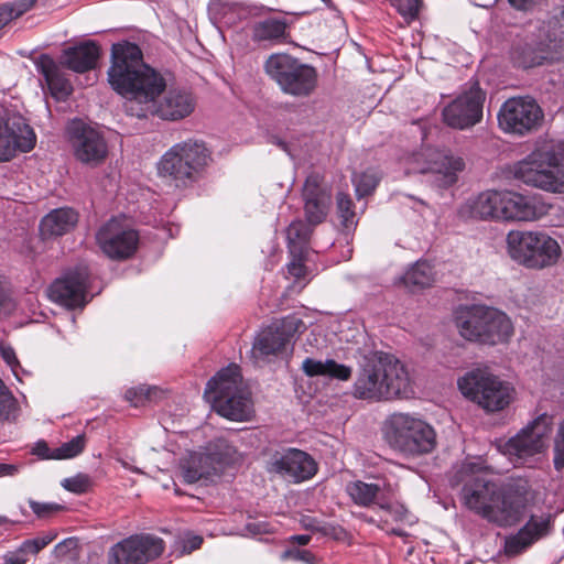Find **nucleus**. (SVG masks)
Here are the masks:
<instances>
[{
  "label": "nucleus",
  "mask_w": 564,
  "mask_h": 564,
  "mask_svg": "<svg viewBox=\"0 0 564 564\" xmlns=\"http://www.w3.org/2000/svg\"><path fill=\"white\" fill-rule=\"evenodd\" d=\"M91 481L90 478L87 475L78 474L76 476L65 478L62 481V486L74 494L80 495L90 488Z\"/></svg>",
  "instance_id": "nucleus-45"
},
{
  "label": "nucleus",
  "mask_w": 564,
  "mask_h": 564,
  "mask_svg": "<svg viewBox=\"0 0 564 564\" xmlns=\"http://www.w3.org/2000/svg\"><path fill=\"white\" fill-rule=\"evenodd\" d=\"M10 10L4 6L0 7V30L11 21Z\"/></svg>",
  "instance_id": "nucleus-58"
},
{
  "label": "nucleus",
  "mask_w": 564,
  "mask_h": 564,
  "mask_svg": "<svg viewBox=\"0 0 564 564\" xmlns=\"http://www.w3.org/2000/svg\"><path fill=\"white\" fill-rule=\"evenodd\" d=\"M164 551L162 539L151 534L131 535L109 551L108 564H147Z\"/></svg>",
  "instance_id": "nucleus-19"
},
{
  "label": "nucleus",
  "mask_w": 564,
  "mask_h": 564,
  "mask_svg": "<svg viewBox=\"0 0 564 564\" xmlns=\"http://www.w3.org/2000/svg\"><path fill=\"white\" fill-rule=\"evenodd\" d=\"M422 0H405L399 8V12L406 18L417 17Z\"/></svg>",
  "instance_id": "nucleus-52"
},
{
  "label": "nucleus",
  "mask_w": 564,
  "mask_h": 564,
  "mask_svg": "<svg viewBox=\"0 0 564 564\" xmlns=\"http://www.w3.org/2000/svg\"><path fill=\"white\" fill-rule=\"evenodd\" d=\"M550 205L538 195L503 191V221H534L549 213Z\"/></svg>",
  "instance_id": "nucleus-24"
},
{
  "label": "nucleus",
  "mask_w": 564,
  "mask_h": 564,
  "mask_svg": "<svg viewBox=\"0 0 564 564\" xmlns=\"http://www.w3.org/2000/svg\"><path fill=\"white\" fill-rule=\"evenodd\" d=\"M207 451L209 455H213V459L216 463L218 469L221 465L232 463L237 454L236 448L225 438H218L210 443L207 447Z\"/></svg>",
  "instance_id": "nucleus-39"
},
{
  "label": "nucleus",
  "mask_w": 564,
  "mask_h": 564,
  "mask_svg": "<svg viewBox=\"0 0 564 564\" xmlns=\"http://www.w3.org/2000/svg\"><path fill=\"white\" fill-rule=\"evenodd\" d=\"M354 383V395L365 400H384L383 380L378 355H362Z\"/></svg>",
  "instance_id": "nucleus-25"
},
{
  "label": "nucleus",
  "mask_w": 564,
  "mask_h": 564,
  "mask_svg": "<svg viewBox=\"0 0 564 564\" xmlns=\"http://www.w3.org/2000/svg\"><path fill=\"white\" fill-rule=\"evenodd\" d=\"M209 160V152L203 142L188 139L172 145L158 162L160 177L185 187L194 183Z\"/></svg>",
  "instance_id": "nucleus-7"
},
{
  "label": "nucleus",
  "mask_w": 564,
  "mask_h": 564,
  "mask_svg": "<svg viewBox=\"0 0 564 564\" xmlns=\"http://www.w3.org/2000/svg\"><path fill=\"white\" fill-rule=\"evenodd\" d=\"M19 471V467L12 464H0V477L13 476Z\"/></svg>",
  "instance_id": "nucleus-57"
},
{
  "label": "nucleus",
  "mask_w": 564,
  "mask_h": 564,
  "mask_svg": "<svg viewBox=\"0 0 564 564\" xmlns=\"http://www.w3.org/2000/svg\"><path fill=\"white\" fill-rule=\"evenodd\" d=\"M464 169V158L449 149L423 147L408 159L409 173H433L443 187L455 184Z\"/></svg>",
  "instance_id": "nucleus-12"
},
{
  "label": "nucleus",
  "mask_w": 564,
  "mask_h": 564,
  "mask_svg": "<svg viewBox=\"0 0 564 564\" xmlns=\"http://www.w3.org/2000/svg\"><path fill=\"white\" fill-rule=\"evenodd\" d=\"M6 364L12 368L14 375H17L15 366L19 364L17 355H2Z\"/></svg>",
  "instance_id": "nucleus-60"
},
{
  "label": "nucleus",
  "mask_w": 564,
  "mask_h": 564,
  "mask_svg": "<svg viewBox=\"0 0 564 564\" xmlns=\"http://www.w3.org/2000/svg\"><path fill=\"white\" fill-rule=\"evenodd\" d=\"M36 67L44 76L53 96L64 99L72 93L70 83L64 77L59 66L51 56L41 55L36 62Z\"/></svg>",
  "instance_id": "nucleus-32"
},
{
  "label": "nucleus",
  "mask_w": 564,
  "mask_h": 564,
  "mask_svg": "<svg viewBox=\"0 0 564 564\" xmlns=\"http://www.w3.org/2000/svg\"><path fill=\"white\" fill-rule=\"evenodd\" d=\"M497 120L505 133L524 137L541 128L544 112L532 97H511L500 106Z\"/></svg>",
  "instance_id": "nucleus-13"
},
{
  "label": "nucleus",
  "mask_w": 564,
  "mask_h": 564,
  "mask_svg": "<svg viewBox=\"0 0 564 564\" xmlns=\"http://www.w3.org/2000/svg\"><path fill=\"white\" fill-rule=\"evenodd\" d=\"M218 467L213 459V455L206 452H195L189 454L182 465L183 478L187 484H194L202 479H208L218 473Z\"/></svg>",
  "instance_id": "nucleus-31"
},
{
  "label": "nucleus",
  "mask_w": 564,
  "mask_h": 564,
  "mask_svg": "<svg viewBox=\"0 0 564 564\" xmlns=\"http://www.w3.org/2000/svg\"><path fill=\"white\" fill-rule=\"evenodd\" d=\"M550 517L532 516L530 520L516 534L505 540V553L509 557L517 556L527 551L538 540L550 532Z\"/></svg>",
  "instance_id": "nucleus-27"
},
{
  "label": "nucleus",
  "mask_w": 564,
  "mask_h": 564,
  "mask_svg": "<svg viewBox=\"0 0 564 564\" xmlns=\"http://www.w3.org/2000/svg\"><path fill=\"white\" fill-rule=\"evenodd\" d=\"M283 558H291L294 561L304 562L306 564H314V555L307 550H288L283 553Z\"/></svg>",
  "instance_id": "nucleus-51"
},
{
  "label": "nucleus",
  "mask_w": 564,
  "mask_h": 564,
  "mask_svg": "<svg viewBox=\"0 0 564 564\" xmlns=\"http://www.w3.org/2000/svg\"><path fill=\"white\" fill-rule=\"evenodd\" d=\"M305 329L304 322L295 316H286L261 329L253 341V352H288L294 348L296 335Z\"/></svg>",
  "instance_id": "nucleus-18"
},
{
  "label": "nucleus",
  "mask_w": 564,
  "mask_h": 564,
  "mask_svg": "<svg viewBox=\"0 0 564 564\" xmlns=\"http://www.w3.org/2000/svg\"><path fill=\"white\" fill-rule=\"evenodd\" d=\"M503 191H485L469 198L459 208L464 218L502 220Z\"/></svg>",
  "instance_id": "nucleus-28"
},
{
  "label": "nucleus",
  "mask_w": 564,
  "mask_h": 564,
  "mask_svg": "<svg viewBox=\"0 0 564 564\" xmlns=\"http://www.w3.org/2000/svg\"><path fill=\"white\" fill-rule=\"evenodd\" d=\"M551 431L552 419L542 414L509 438L501 451L514 465L524 464L528 458L546 449Z\"/></svg>",
  "instance_id": "nucleus-14"
},
{
  "label": "nucleus",
  "mask_w": 564,
  "mask_h": 564,
  "mask_svg": "<svg viewBox=\"0 0 564 564\" xmlns=\"http://www.w3.org/2000/svg\"><path fill=\"white\" fill-rule=\"evenodd\" d=\"M403 284L409 289H423L434 282V271L426 261H417L402 276Z\"/></svg>",
  "instance_id": "nucleus-36"
},
{
  "label": "nucleus",
  "mask_w": 564,
  "mask_h": 564,
  "mask_svg": "<svg viewBox=\"0 0 564 564\" xmlns=\"http://www.w3.org/2000/svg\"><path fill=\"white\" fill-rule=\"evenodd\" d=\"M209 12L215 17V19L226 25L234 24L237 19L236 7L220 0H213L209 3Z\"/></svg>",
  "instance_id": "nucleus-41"
},
{
  "label": "nucleus",
  "mask_w": 564,
  "mask_h": 564,
  "mask_svg": "<svg viewBox=\"0 0 564 564\" xmlns=\"http://www.w3.org/2000/svg\"><path fill=\"white\" fill-rule=\"evenodd\" d=\"M485 91L474 83L456 96L442 111L443 121L451 128L467 130L482 120Z\"/></svg>",
  "instance_id": "nucleus-15"
},
{
  "label": "nucleus",
  "mask_w": 564,
  "mask_h": 564,
  "mask_svg": "<svg viewBox=\"0 0 564 564\" xmlns=\"http://www.w3.org/2000/svg\"><path fill=\"white\" fill-rule=\"evenodd\" d=\"M384 438L389 446L406 458L431 454L437 445L434 427L419 415L393 413L384 422Z\"/></svg>",
  "instance_id": "nucleus-6"
},
{
  "label": "nucleus",
  "mask_w": 564,
  "mask_h": 564,
  "mask_svg": "<svg viewBox=\"0 0 564 564\" xmlns=\"http://www.w3.org/2000/svg\"><path fill=\"white\" fill-rule=\"evenodd\" d=\"M34 4L35 0H17L12 3H6L3 6L6 9L10 10L11 20H13L32 9Z\"/></svg>",
  "instance_id": "nucleus-49"
},
{
  "label": "nucleus",
  "mask_w": 564,
  "mask_h": 564,
  "mask_svg": "<svg viewBox=\"0 0 564 564\" xmlns=\"http://www.w3.org/2000/svg\"><path fill=\"white\" fill-rule=\"evenodd\" d=\"M29 506L39 518H47L63 509L61 505L53 502H39L30 499Z\"/></svg>",
  "instance_id": "nucleus-48"
},
{
  "label": "nucleus",
  "mask_w": 564,
  "mask_h": 564,
  "mask_svg": "<svg viewBox=\"0 0 564 564\" xmlns=\"http://www.w3.org/2000/svg\"><path fill=\"white\" fill-rule=\"evenodd\" d=\"M78 220V215L73 208H57L48 213L40 225L41 235L44 238L67 234Z\"/></svg>",
  "instance_id": "nucleus-33"
},
{
  "label": "nucleus",
  "mask_w": 564,
  "mask_h": 564,
  "mask_svg": "<svg viewBox=\"0 0 564 564\" xmlns=\"http://www.w3.org/2000/svg\"><path fill=\"white\" fill-rule=\"evenodd\" d=\"M167 395V391L158 386L139 384L126 390L124 400L132 406L156 403Z\"/></svg>",
  "instance_id": "nucleus-35"
},
{
  "label": "nucleus",
  "mask_w": 564,
  "mask_h": 564,
  "mask_svg": "<svg viewBox=\"0 0 564 564\" xmlns=\"http://www.w3.org/2000/svg\"><path fill=\"white\" fill-rule=\"evenodd\" d=\"M67 133L74 156L79 162L97 166L105 161L108 145L98 130L75 119L68 123Z\"/></svg>",
  "instance_id": "nucleus-16"
},
{
  "label": "nucleus",
  "mask_w": 564,
  "mask_h": 564,
  "mask_svg": "<svg viewBox=\"0 0 564 564\" xmlns=\"http://www.w3.org/2000/svg\"><path fill=\"white\" fill-rule=\"evenodd\" d=\"M346 492L360 507H369L373 503L380 507L382 500L394 494V488L390 484H368L356 480L347 484Z\"/></svg>",
  "instance_id": "nucleus-30"
},
{
  "label": "nucleus",
  "mask_w": 564,
  "mask_h": 564,
  "mask_svg": "<svg viewBox=\"0 0 564 564\" xmlns=\"http://www.w3.org/2000/svg\"><path fill=\"white\" fill-rule=\"evenodd\" d=\"M205 398L220 416L246 422L254 415L251 391L236 364L220 369L206 384Z\"/></svg>",
  "instance_id": "nucleus-3"
},
{
  "label": "nucleus",
  "mask_w": 564,
  "mask_h": 564,
  "mask_svg": "<svg viewBox=\"0 0 564 564\" xmlns=\"http://www.w3.org/2000/svg\"><path fill=\"white\" fill-rule=\"evenodd\" d=\"M380 509L386 511L395 522H404L408 524L416 522V519L401 503H391L384 499L380 503Z\"/></svg>",
  "instance_id": "nucleus-44"
},
{
  "label": "nucleus",
  "mask_w": 564,
  "mask_h": 564,
  "mask_svg": "<svg viewBox=\"0 0 564 564\" xmlns=\"http://www.w3.org/2000/svg\"><path fill=\"white\" fill-rule=\"evenodd\" d=\"M99 56V46L93 41H86L64 50L61 64L76 73H85L96 67Z\"/></svg>",
  "instance_id": "nucleus-29"
},
{
  "label": "nucleus",
  "mask_w": 564,
  "mask_h": 564,
  "mask_svg": "<svg viewBox=\"0 0 564 564\" xmlns=\"http://www.w3.org/2000/svg\"><path fill=\"white\" fill-rule=\"evenodd\" d=\"M29 553L26 551H22V544L14 552H9L3 556V564H25L26 556Z\"/></svg>",
  "instance_id": "nucleus-53"
},
{
  "label": "nucleus",
  "mask_w": 564,
  "mask_h": 564,
  "mask_svg": "<svg viewBox=\"0 0 564 564\" xmlns=\"http://www.w3.org/2000/svg\"><path fill=\"white\" fill-rule=\"evenodd\" d=\"M536 0H509L510 4L517 9H527L530 4Z\"/></svg>",
  "instance_id": "nucleus-59"
},
{
  "label": "nucleus",
  "mask_w": 564,
  "mask_h": 564,
  "mask_svg": "<svg viewBox=\"0 0 564 564\" xmlns=\"http://www.w3.org/2000/svg\"><path fill=\"white\" fill-rule=\"evenodd\" d=\"M88 276L86 267H79L67 272L48 288V297L68 308L84 307L88 302Z\"/></svg>",
  "instance_id": "nucleus-21"
},
{
  "label": "nucleus",
  "mask_w": 564,
  "mask_h": 564,
  "mask_svg": "<svg viewBox=\"0 0 564 564\" xmlns=\"http://www.w3.org/2000/svg\"><path fill=\"white\" fill-rule=\"evenodd\" d=\"M35 142L33 129L20 113L6 111L0 116V162L11 160L17 152L31 151Z\"/></svg>",
  "instance_id": "nucleus-17"
},
{
  "label": "nucleus",
  "mask_w": 564,
  "mask_h": 564,
  "mask_svg": "<svg viewBox=\"0 0 564 564\" xmlns=\"http://www.w3.org/2000/svg\"><path fill=\"white\" fill-rule=\"evenodd\" d=\"M108 82L126 100L127 115L137 118L156 116L178 121L193 113L196 97L185 87H166L165 79L143 63L140 47L130 42L112 45Z\"/></svg>",
  "instance_id": "nucleus-1"
},
{
  "label": "nucleus",
  "mask_w": 564,
  "mask_h": 564,
  "mask_svg": "<svg viewBox=\"0 0 564 564\" xmlns=\"http://www.w3.org/2000/svg\"><path fill=\"white\" fill-rule=\"evenodd\" d=\"M350 197L345 193L337 195V212L341 219V224L346 228H350L356 224V214Z\"/></svg>",
  "instance_id": "nucleus-43"
},
{
  "label": "nucleus",
  "mask_w": 564,
  "mask_h": 564,
  "mask_svg": "<svg viewBox=\"0 0 564 564\" xmlns=\"http://www.w3.org/2000/svg\"><path fill=\"white\" fill-rule=\"evenodd\" d=\"M379 180L380 175L375 170H367L359 174L356 173L352 177V183L357 197L362 198L370 195L377 187Z\"/></svg>",
  "instance_id": "nucleus-40"
},
{
  "label": "nucleus",
  "mask_w": 564,
  "mask_h": 564,
  "mask_svg": "<svg viewBox=\"0 0 564 564\" xmlns=\"http://www.w3.org/2000/svg\"><path fill=\"white\" fill-rule=\"evenodd\" d=\"M55 538L56 534L47 532L41 536L26 540L22 543V551H26L29 554H36L47 544H50Z\"/></svg>",
  "instance_id": "nucleus-46"
},
{
  "label": "nucleus",
  "mask_w": 564,
  "mask_h": 564,
  "mask_svg": "<svg viewBox=\"0 0 564 564\" xmlns=\"http://www.w3.org/2000/svg\"><path fill=\"white\" fill-rule=\"evenodd\" d=\"M0 352H13V348L6 345L1 339H0Z\"/></svg>",
  "instance_id": "nucleus-62"
},
{
  "label": "nucleus",
  "mask_w": 564,
  "mask_h": 564,
  "mask_svg": "<svg viewBox=\"0 0 564 564\" xmlns=\"http://www.w3.org/2000/svg\"><path fill=\"white\" fill-rule=\"evenodd\" d=\"M68 544H74V541H73V540H70V539H69V540H65V541H63L62 543H58V544L56 545V549L61 552V551H62V549H63L64 546H67Z\"/></svg>",
  "instance_id": "nucleus-63"
},
{
  "label": "nucleus",
  "mask_w": 564,
  "mask_h": 564,
  "mask_svg": "<svg viewBox=\"0 0 564 564\" xmlns=\"http://www.w3.org/2000/svg\"><path fill=\"white\" fill-rule=\"evenodd\" d=\"M286 35V23L280 19H267L258 22L252 32V39L257 42H276Z\"/></svg>",
  "instance_id": "nucleus-37"
},
{
  "label": "nucleus",
  "mask_w": 564,
  "mask_h": 564,
  "mask_svg": "<svg viewBox=\"0 0 564 564\" xmlns=\"http://www.w3.org/2000/svg\"><path fill=\"white\" fill-rule=\"evenodd\" d=\"M96 240L106 256L111 259L123 260L135 252L139 235L124 220L112 218L98 230Z\"/></svg>",
  "instance_id": "nucleus-20"
},
{
  "label": "nucleus",
  "mask_w": 564,
  "mask_h": 564,
  "mask_svg": "<svg viewBox=\"0 0 564 564\" xmlns=\"http://www.w3.org/2000/svg\"><path fill=\"white\" fill-rule=\"evenodd\" d=\"M457 384L464 397L488 413L505 410L514 398L513 387L486 369L467 372Z\"/></svg>",
  "instance_id": "nucleus-9"
},
{
  "label": "nucleus",
  "mask_w": 564,
  "mask_h": 564,
  "mask_svg": "<svg viewBox=\"0 0 564 564\" xmlns=\"http://www.w3.org/2000/svg\"><path fill=\"white\" fill-rule=\"evenodd\" d=\"M268 470L290 481L300 482L312 478L317 471V465L307 453L288 448L271 456Z\"/></svg>",
  "instance_id": "nucleus-22"
},
{
  "label": "nucleus",
  "mask_w": 564,
  "mask_h": 564,
  "mask_svg": "<svg viewBox=\"0 0 564 564\" xmlns=\"http://www.w3.org/2000/svg\"><path fill=\"white\" fill-rule=\"evenodd\" d=\"M15 308V303L11 299L4 281L0 278V315H8Z\"/></svg>",
  "instance_id": "nucleus-50"
},
{
  "label": "nucleus",
  "mask_w": 564,
  "mask_h": 564,
  "mask_svg": "<svg viewBox=\"0 0 564 564\" xmlns=\"http://www.w3.org/2000/svg\"><path fill=\"white\" fill-rule=\"evenodd\" d=\"M312 229L302 220L290 224L286 229V239L292 253H302L304 245L308 241Z\"/></svg>",
  "instance_id": "nucleus-38"
},
{
  "label": "nucleus",
  "mask_w": 564,
  "mask_h": 564,
  "mask_svg": "<svg viewBox=\"0 0 564 564\" xmlns=\"http://www.w3.org/2000/svg\"><path fill=\"white\" fill-rule=\"evenodd\" d=\"M554 467L561 470L564 467V420L561 422L554 440Z\"/></svg>",
  "instance_id": "nucleus-47"
},
{
  "label": "nucleus",
  "mask_w": 564,
  "mask_h": 564,
  "mask_svg": "<svg viewBox=\"0 0 564 564\" xmlns=\"http://www.w3.org/2000/svg\"><path fill=\"white\" fill-rule=\"evenodd\" d=\"M203 543L200 535L187 534L183 540V552L191 553L192 551L199 549Z\"/></svg>",
  "instance_id": "nucleus-55"
},
{
  "label": "nucleus",
  "mask_w": 564,
  "mask_h": 564,
  "mask_svg": "<svg viewBox=\"0 0 564 564\" xmlns=\"http://www.w3.org/2000/svg\"><path fill=\"white\" fill-rule=\"evenodd\" d=\"M512 176L534 188L549 193H564V151L552 142L532 150L511 169Z\"/></svg>",
  "instance_id": "nucleus-4"
},
{
  "label": "nucleus",
  "mask_w": 564,
  "mask_h": 564,
  "mask_svg": "<svg viewBox=\"0 0 564 564\" xmlns=\"http://www.w3.org/2000/svg\"><path fill=\"white\" fill-rule=\"evenodd\" d=\"M85 444V435H77L76 437L63 443L59 447L55 448L54 457H57V459L73 458L84 451Z\"/></svg>",
  "instance_id": "nucleus-42"
},
{
  "label": "nucleus",
  "mask_w": 564,
  "mask_h": 564,
  "mask_svg": "<svg viewBox=\"0 0 564 564\" xmlns=\"http://www.w3.org/2000/svg\"><path fill=\"white\" fill-rule=\"evenodd\" d=\"M264 69L286 95L304 98L311 96L317 87L316 68L289 54L270 55Z\"/></svg>",
  "instance_id": "nucleus-10"
},
{
  "label": "nucleus",
  "mask_w": 564,
  "mask_h": 564,
  "mask_svg": "<svg viewBox=\"0 0 564 564\" xmlns=\"http://www.w3.org/2000/svg\"><path fill=\"white\" fill-rule=\"evenodd\" d=\"M288 272L296 279L304 276L305 268L301 259H294L292 262H290L288 264Z\"/></svg>",
  "instance_id": "nucleus-56"
},
{
  "label": "nucleus",
  "mask_w": 564,
  "mask_h": 564,
  "mask_svg": "<svg viewBox=\"0 0 564 564\" xmlns=\"http://www.w3.org/2000/svg\"><path fill=\"white\" fill-rule=\"evenodd\" d=\"M292 541L296 542L300 545H306L311 541V536L307 534L293 535L291 538Z\"/></svg>",
  "instance_id": "nucleus-61"
},
{
  "label": "nucleus",
  "mask_w": 564,
  "mask_h": 564,
  "mask_svg": "<svg viewBox=\"0 0 564 564\" xmlns=\"http://www.w3.org/2000/svg\"><path fill=\"white\" fill-rule=\"evenodd\" d=\"M464 505L499 527L516 524L523 517L527 499L517 491H501L496 484L476 476L462 489Z\"/></svg>",
  "instance_id": "nucleus-2"
},
{
  "label": "nucleus",
  "mask_w": 564,
  "mask_h": 564,
  "mask_svg": "<svg viewBox=\"0 0 564 564\" xmlns=\"http://www.w3.org/2000/svg\"><path fill=\"white\" fill-rule=\"evenodd\" d=\"M506 249L514 262L534 270L554 265L562 252L554 238L539 230L509 231L506 237Z\"/></svg>",
  "instance_id": "nucleus-8"
},
{
  "label": "nucleus",
  "mask_w": 564,
  "mask_h": 564,
  "mask_svg": "<svg viewBox=\"0 0 564 564\" xmlns=\"http://www.w3.org/2000/svg\"><path fill=\"white\" fill-rule=\"evenodd\" d=\"M383 380L384 400L409 398L412 390V372L395 355H378Z\"/></svg>",
  "instance_id": "nucleus-23"
},
{
  "label": "nucleus",
  "mask_w": 564,
  "mask_h": 564,
  "mask_svg": "<svg viewBox=\"0 0 564 564\" xmlns=\"http://www.w3.org/2000/svg\"><path fill=\"white\" fill-rule=\"evenodd\" d=\"M322 183L321 174L311 173L303 186L304 209L311 225L321 224L327 215L330 194Z\"/></svg>",
  "instance_id": "nucleus-26"
},
{
  "label": "nucleus",
  "mask_w": 564,
  "mask_h": 564,
  "mask_svg": "<svg viewBox=\"0 0 564 564\" xmlns=\"http://www.w3.org/2000/svg\"><path fill=\"white\" fill-rule=\"evenodd\" d=\"M564 56V9L544 23L536 35V41L527 44L514 56L516 63L530 68L544 62L560 61Z\"/></svg>",
  "instance_id": "nucleus-11"
},
{
  "label": "nucleus",
  "mask_w": 564,
  "mask_h": 564,
  "mask_svg": "<svg viewBox=\"0 0 564 564\" xmlns=\"http://www.w3.org/2000/svg\"><path fill=\"white\" fill-rule=\"evenodd\" d=\"M33 454L44 459H57V457H54L55 449H51L44 441H40L35 444Z\"/></svg>",
  "instance_id": "nucleus-54"
},
{
  "label": "nucleus",
  "mask_w": 564,
  "mask_h": 564,
  "mask_svg": "<svg viewBox=\"0 0 564 564\" xmlns=\"http://www.w3.org/2000/svg\"><path fill=\"white\" fill-rule=\"evenodd\" d=\"M302 370L308 377H327L341 381H347L351 376L350 367L333 359L319 360L308 357L302 362Z\"/></svg>",
  "instance_id": "nucleus-34"
},
{
  "label": "nucleus",
  "mask_w": 564,
  "mask_h": 564,
  "mask_svg": "<svg viewBox=\"0 0 564 564\" xmlns=\"http://www.w3.org/2000/svg\"><path fill=\"white\" fill-rule=\"evenodd\" d=\"M391 533L394 534V535H398V536H403L405 535V532L402 531V530H399V529H392L391 530Z\"/></svg>",
  "instance_id": "nucleus-64"
},
{
  "label": "nucleus",
  "mask_w": 564,
  "mask_h": 564,
  "mask_svg": "<svg viewBox=\"0 0 564 564\" xmlns=\"http://www.w3.org/2000/svg\"><path fill=\"white\" fill-rule=\"evenodd\" d=\"M456 326L464 339L486 346L506 344L514 333L513 324L506 313L485 305L459 308Z\"/></svg>",
  "instance_id": "nucleus-5"
}]
</instances>
